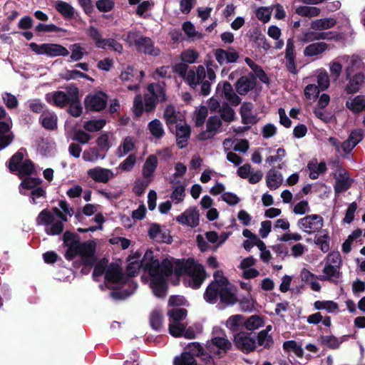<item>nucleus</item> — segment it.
<instances>
[{"instance_id":"obj_1","label":"nucleus","mask_w":365,"mask_h":365,"mask_svg":"<svg viewBox=\"0 0 365 365\" xmlns=\"http://www.w3.org/2000/svg\"><path fill=\"white\" fill-rule=\"evenodd\" d=\"M143 267L149 274V285L154 294L163 297L166 293V277L173 272L177 276L184 275V284L192 289L199 288L207 277L204 267L193 259L172 262L163 260L160 264L155 258L153 251L147 250L141 262L133 261L127 267L128 274L134 276Z\"/></svg>"},{"instance_id":"obj_2","label":"nucleus","mask_w":365,"mask_h":365,"mask_svg":"<svg viewBox=\"0 0 365 365\" xmlns=\"http://www.w3.org/2000/svg\"><path fill=\"white\" fill-rule=\"evenodd\" d=\"M214 280L207 287L204 298L210 304L217 302L218 298L220 302L227 305H232L237 301L235 287L224 276L222 271L217 270L214 274Z\"/></svg>"},{"instance_id":"obj_3","label":"nucleus","mask_w":365,"mask_h":365,"mask_svg":"<svg viewBox=\"0 0 365 365\" xmlns=\"http://www.w3.org/2000/svg\"><path fill=\"white\" fill-rule=\"evenodd\" d=\"M71 237L70 232H66L63 235L64 241L68 247L65 257L68 260H71L76 256H79L82 263L85 265H91L94 263L96 243L93 241L86 242H80L78 241H73L68 243V240Z\"/></svg>"},{"instance_id":"obj_4","label":"nucleus","mask_w":365,"mask_h":365,"mask_svg":"<svg viewBox=\"0 0 365 365\" xmlns=\"http://www.w3.org/2000/svg\"><path fill=\"white\" fill-rule=\"evenodd\" d=\"M67 221V217L58 208L53 212L43 210L36 217V223L45 226V232L50 235H59L63 230L62 222Z\"/></svg>"},{"instance_id":"obj_5","label":"nucleus","mask_w":365,"mask_h":365,"mask_svg":"<svg viewBox=\"0 0 365 365\" xmlns=\"http://www.w3.org/2000/svg\"><path fill=\"white\" fill-rule=\"evenodd\" d=\"M341 263L342 260L339 252H330L325 259L321 279L337 283L341 277L340 271Z\"/></svg>"},{"instance_id":"obj_6","label":"nucleus","mask_w":365,"mask_h":365,"mask_svg":"<svg viewBox=\"0 0 365 365\" xmlns=\"http://www.w3.org/2000/svg\"><path fill=\"white\" fill-rule=\"evenodd\" d=\"M123 39L127 42L129 46H133L139 51L148 53L152 56H158L160 50L155 48L150 38L143 36L136 31H129L123 36Z\"/></svg>"},{"instance_id":"obj_7","label":"nucleus","mask_w":365,"mask_h":365,"mask_svg":"<svg viewBox=\"0 0 365 365\" xmlns=\"http://www.w3.org/2000/svg\"><path fill=\"white\" fill-rule=\"evenodd\" d=\"M76 93H79L78 88L69 86L66 87L64 91H56L47 93L45 98L48 103L63 108L68 104L69 101L76 99Z\"/></svg>"},{"instance_id":"obj_8","label":"nucleus","mask_w":365,"mask_h":365,"mask_svg":"<svg viewBox=\"0 0 365 365\" xmlns=\"http://www.w3.org/2000/svg\"><path fill=\"white\" fill-rule=\"evenodd\" d=\"M186 69L187 66L185 65H178L176 68L177 71L179 72L190 86L193 88L200 84L206 77V71L203 66L200 65L188 71H186Z\"/></svg>"},{"instance_id":"obj_9","label":"nucleus","mask_w":365,"mask_h":365,"mask_svg":"<svg viewBox=\"0 0 365 365\" xmlns=\"http://www.w3.org/2000/svg\"><path fill=\"white\" fill-rule=\"evenodd\" d=\"M31 49L38 55H46L49 57L67 56L69 54L68 50L60 44L56 43H42L37 44L31 43L29 44Z\"/></svg>"},{"instance_id":"obj_10","label":"nucleus","mask_w":365,"mask_h":365,"mask_svg":"<svg viewBox=\"0 0 365 365\" xmlns=\"http://www.w3.org/2000/svg\"><path fill=\"white\" fill-rule=\"evenodd\" d=\"M324 226V220L319 215H310L299 219L297 227L309 235L319 232Z\"/></svg>"},{"instance_id":"obj_11","label":"nucleus","mask_w":365,"mask_h":365,"mask_svg":"<svg viewBox=\"0 0 365 365\" xmlns=\"http://www.w3.org/2000/svg\"><path fill=\"white\" fill-rule=\"evenodd\" d=\"M206 347L210 354L220 357L231 349L232 344L225 336H215L207 342Z\"/></svg>"},{"instance_id":"obj_12","label":"nucleus","mask_w":365,"mask_h":365,"mask_svg":"<svg viewBox=\"0 0 365 365\" xmlns=\"http://www.w3.org/2000/svg\"><path fill=\"white\" fill-rule=\"evenodd\" d=\"M23 155L21 153H16L10 160L9 169L11 171H19L21 178L29 175L34 170V165L31 160H26L24 162Z\"/></svg>"},{"instance_id":"obj_13","label":"nucleus","mask_w":365,"mask_h":365,"mask_svg":"<svg viewBox=\"0 0 365 365\" xmlns=\"http://www.w3.org/2000/svg\"><path fill=\"white\" fill-rule=\"evenodd\" d=\"M108 97L101 91H97L88 95L84 101L86 109L94 111H100L106 106Z\"/></svg>"},{"instance_id":"obj_14","label":"nucleus","mask_w":365,"mask_h":365,"mask_svg":"<svg viewBox=\"0 0 365 365\" xmlns=\"http://www.w3.org/2000/svg\"><path fill=\"white\" fill-rule=\"evenodd\" d=\"M346 78L348 81L344 88L347 94H354L359 92L364 82L365 77L361 72L352 75L351 68H346Z\"/></svg>"},{"instance_id":"obj_15","label":"nucleus","mask_w":365,"mask_h":365,"mask_svg":"<svg viewBox=\"0 0 365 365\" xmlns=\"http://www.w3.org/2000/svg\"><path fill=\"white\" fill-rule=\"evenodd\" d=\"M148 234L150 238L155 242L167 244L172 242V237L168 230L157 223H153L149 226Z\"/></svg>"},{"instance_id":"obj_16","label":"nucleus","mask_w":365,"mask_h":365,"mask_svg":"<svg viewBox=\"0 0 365 365\" xmlns=\"http://www.w3.org/2000/svg\"><path fill=\"white\" fill-rule=\"evenodd\" d=\"M235 346L243 352L249 353L254 351L257 347L255 339L250 334L240 332L235 335Z\"/></svg>"},{"instance_id":"obj_17","label":"nucleus","mask_w":365,"mask_h":365,"mask_svg":"<svg viewBox=\"0 0 365 365\" xmlns=\"http://www.w3.org/2000/svg\"><path fill=\"white\" fill-rule=\"evenodd\" d=\"M216 61L221 66L237 62L240 55L233 48L227 49L217 48L214 51Z\"/></svg>"},{"instance_id":"obj_18","label":"nucleus","mask_w":365,"mask_h":365,"mask_svg":"<svg viewBox=\"0 0 365 365\" xmlns=\"http://www.w3.org/2000/svg\"><path fill=\"white\" fill-rule=\"evenodd\" d=\"M222 120L219 116L210 117L206 123V130L199 134L198 138L202 140L212 138L220 132Z\"/></svg>"},{"instance_id":"obj_19","label":"nucleus","mask_w":365,"mask_h":365,"mask_svg":"<svg viewBox=\"0 0 365 365\" xmlns=\"http://www.w3.org/2000/svg\"><path fill=\"white\" fill-rule=\"evenodd\" d=\"M88 176L97 182L106 183L115 177L114 173L108 168L95 167L87 170Z\"/></svg>"},{"instance_id":"obj_20","label":"nucleus","mask_w":365,"mask_h":365,"mask_svg":"<svg viewBox=\"0 0 365 365\" xmlns=\"http://www.w3.org/2000/svg\"><path fill=\"white\" fill-rule=\"evenodd\" d=\"M176 220L182 225L195 227L199 225V213L195 208H189L178 216Z\"/></svg>"},{"instance_id":"obj_21","label":"nucleus","mask_w":365,"mask_h":365,"mask_svg":"<svg viewBox=\"0 0 365 365\" xmlns=\"http://www.w3.org/2000/svg\"><path fill=\"white\" fill-rule=\"evenodd\" d=\"M106 280L110 283L123 284L126 282V278L118 264H110L106 272Z\"/></svg>"},{"instance_id":"obj_22","label":"nucleus","mask_w":365,"mask_h":365,"mask_svg":"<svg viewBox=\"0 0 365 365\" xmlns=\"http://www.w3.org/2000/svg\"><path fill=\"white\" fill-rule=\"evenodd\" d=\"M345 106L354 114L365 111V95L360 94L348 98Z\"/></svg>"},{"instance_id":"obj_23","label":"nucleus","mask_w":365,"mask_h":365,"mask_svg":"<svg viewBox=\"0 0 365 365\" xmlns=\"http://www.w3.org/2000/svg\"><path fill=\"white\" fill-rule=\"evenodd\" d=\"M217 92L224 96L225 99L229 101L232 106H237L240 101V98L233 91L232 86L230 83L225 82L221 86L220 83L217 85Z\"/></svg>"},{"instance_id":"obj_24","label":"nucleus","mask_w":365,"mask_h":365,"mask_svg":"<svg viewBox=\"0 0 365 365\" xmlns=\"http://www.w3.org/2000/svg\"><path fill=\"white\" fill-rule=\"evenodd\" d=\"M11 121L0 122V150L8 146L13 140L14 135L10 131Z\"/></svg>"},{"instance_id":"obj_25","label":"nucleus","mask_w":365,"mask_h":365,"mask_svg":"<svg viewBox=\"0 0 365 365\" xmlns=\"http://www.w3.org/2000/svg\"><path fill=\"white\" fill-rule=\"evenodd\" d=\"M158 160L155 155H150L145 160L143 168L142 175L143 178L153 180L155 171L158 167Z\"/></svg>"},{"instance_id":"obj_26","label":"nucleus","mask_w":365,"mask_h":365,"mask_svg":"<svg viewBox=\"0 0 365 365\" xmlns=\"http://www.w3.org/2000/svg\"><path fill=\"white\" fill-rule=\"evenodd\" d=\"M175 132L177 144L180 148H182L186 145V142L190 137V126L183 122L179 123L176 125Z\"/></svg>"},{"instance_id":"obj_27","label":"nucleus","mask_w":365,"mask_h":365,"mask_svg":"<svg viewBox=\"0 0 365 365\" xmlns=\"http://www.w3.org/2000/svg\"><path fill=\"white\" fill-rule=\"evenodd\" d=\"M260 150L264 153L266 162L269 165L281 161L286 156V152L284 149L282 148H278L274 155H272L274 150L270 147L261 148Z\"/></svg>"},{"instance_id":"obj_28","label":"nucleus","mask_w":365,"mask_h":365,"mask_svg":"<svg viewBox=\"0 0 365 365\" xmlns=\"http://www.w3.org/2000/svg\"><path fill=\"white\" fill-rule=\"evenodd\" d=\"M164 118L168 127L171 128L173 125L182 122L183 115L177 112L173 106H169L165 110Z\"/></svg>"},{"instance_id":"obj_29","label":"nucleus","mask_w":365,"mask_h":365,"mask_svg":"<svg viewBox=\"0 0 365 365\" xmlns=\"http://www.w3.org/2000/svg\"><path fill=\"white\" fill-rule=\"evenodd\" d=\"M253 105L251 103H244L240 108L242 121L244 124H254L257 118L252 113Z\"/></svg>"},{"instance_id":"obj_30","label":"nucleus","mask_w":365,"mask_h":365,"mask_svg":"<svg viewBox=\"0 0 365 365\" xmlns=\"http://www.w3.org/2000/svg\"><path fill=\"white\" fill-rule=\"evenodd\" d=\"M307 168L309 170V178L312 180L317 179L321 174L327 170L326 163L324 162L318 163L316 159L309 161Z\"/></svg>"},{"instance_id":"obj_31","label":"nucleus","mask_w":365,"mask_h":365,"mask_svg":"<svg viewBox=\"0 0 365 365\" xmlns=\"http://www.w3.org/2000/svg\"><path fill=\"white\" fill-rule=\"evenodd\" d=\"M282 180V175L279 171L274 169H271L268 171L266 176V182L269 189H277L281 185Z\"/></svg>"},{"instance_id":"obj_32","label":"nucleus","mask_w":365,"mask_h":365,"mask_svg":"<svg viewBox=\"0 0 365 365\" xmlns=\"http://www.w3.org/2000/svg\"><path fill=\"white\" fill-rule=\"evenodd\" d=\"M223 146L225 149L229 150L233 148L235 151L245 153L249 148L248 142L245 140H233L227 138L223 141Z\"/></svg>"},{"instance_id":"obj_33","label":"nucleus","mask_w":365,"mask_h":365,"mask_svg":"<svg viewBox=\"0 0 365 365\" xmlns=\"http://www.w3.org/2000/svg\"><path fill=\"white\" fill-rule=\"evenodd\" d=\"M314 242L324 253L329 252L330 249V237L328 232L324 230L321 234L315 235Z\"/></svg>"},{"instance_id":"obj_34","label":"nucleus","mask_w":365,"mask_h":365,"mask_svg":"<svg viewBox=\"0 0 365 365\" xmlns=\"http://www.w3.org/2000/svg\"><path fill=\"white\" fill-rule=\"evenodd\" d=\"M187 351L192 354L195 358V356H201L202 359L207 360V364H212V360L211 356L208 354L203 353V349L199 343L192 342L187 345Z\"/></svg>"},{"instance_id":"obj_35","label":"nucleus","mask_w":365,"mask_h":365,"mask_svg":"<svg viewBox=\"0 0 365 365\" xmlns=\"http://www.w3.org/2000/svg\"><path fill=\"white\" fill-rule=\"evenodd\" d=\"M314 307L316 310H326L328 313H336L339 311L337 303L331 300H318L314 303Z\"/></svg>"},{"instance_id":"obj_36","label":"nucleus","mask_w":365,"mask_h":365,"mask_svg":"<svg viewBox=\"0 0 365 365\" xmlns=\"http://www.w3.org/2000/svg\"><path fill=\"white\" fill-rule=\"evenodd\" d=\"M263 317L252 315L247 319L244 318V327L249 331H255L264 325Z\"/></svg>"},{"instance_id":"obj_37","label":"nucleus","mask_w":365,"mask_h":365,"mask_svg":"<svg viewBox=\"0 0 365 365\" xmlns=\"http://www.w3.org/2000/svg\"><path fill=\"white\" fill-rule=\"evenodd\" d=\"M327 48V45L325 43H314L307 46L304 50L305 56H314L324 52Z\"/></svg>"},{"instance_id":"obj_38","label":"nucleus","mask_w":365,"mask_h":365,"mask_svg":"<svg viewBox=\"0 0 365 365\" xmlns=\"http://www.w3.org/2000/svg\"><path fill=\"white\" fill-rule=\"evenodd\" d=\"M336 21L333 18L320 19L311 23V28L314 30H325L335 26Z\"/></svg>"},{"instance_id":"obj_39","label":"nucleus","mask_w":365,"mask_h":365,"mask_svg":"<svg viewBox=\"0 0 365 365\" xmlns=\"http://www.w3.org/2000/svg\"><path fill=\"white\" fill-rule=\"evenodd\" d=\"M148 128L155 138L160 139L165 134L163 125L158 119L150 121L148 125Z\"/></svg>"},{"instance_id":"obj_40","label":"nucleus","mask_w":365,"mask_h":365,"mask_svg":"<svg viewBox=\"0 0 365 365\" xmlns=\"http://www.w3.org/2000/svg\"><path fill=\"white\" fill-rule=\"evenodd\" d=\"M226 327L232 331H237L244 327V316L236 314L230 317L226 321Z\"/></svg>"},{"instance_id":"obj_41","label":"nucleus","mask_w":365,"mask_h":365,"mask_svg":"<svg viewBox=\"0 0 365 365\" xmlns=\"http://www.w3.org/2000/svg\"><path fill=\"white\" fill-rule=\"evenodd\" d=\"M351 185V180L346 173H339L336 179V183L334 186L335 191L336 192H341L346 190Z\"/></svg>"},{"instance_id":"obj_42","label":"nucleus","mask_w":365,"mask_h":365,"mask_svg":"<svg viewBox=\"0 0 365 365\" xmlns=\"http://www.w3.org/2000/svg\"><path fill=\"white\" fill-rule=\"evenodd\" d=\"M254 86L253 81L247 76L241 77L237 82V91L241 94H245Z\"/></svg>"},{"instance_id":"obj_43","label":"nucleus","mask_w":365,"mask_h":365,"mask_svg":"<svg viewBox=\"0 0 365 365\" xmlns=\"http://www.w3.org/2000/svg\"><path fill=\"white\" fill-rule=\"evenodd\" d=\"M42 125L49 130L57 127V117L53 113H43L41 116Z\"/></svg>"},{"instance_id":"obj_44","label":"nucleus","mask_w":365,"mask_h":365,"mask_svg":"<svg viewBox=\"0 0 365 365\" xmlns=\"http://www.w3.org/2000/svg\"><path fill=\"white\" fill-rule=\"evenodd\" d=\"M55 9L64 17H71L74 14V9L67 2L57 1L55 2Z\"/></svg>"},{"instance_id":"obj_45","label":"nucleus","mask_w":365,"mask_h":365,"mask_svg":"<svg viewBox=\"0 0 365 365\" xmlns=\"http://www.w3.org/2000/svg\"><path fill=\"white\" fill-rule=\"evenodd\" d=\"M296 13L302 16L312 18L318 16L320 9L315 6H299L296 9Z\"/></svg>"},{"instance_id":"obj_46","label":"nucleus","mask_w":365,"mask_h":365,"mask_svg":"<svg viewBox=\"0 0 365 365\" xmlns=\"http://www.w3.org/2000/svg\"><path fill=\"white\" fill-rule=\"evenodd\" d=\"M173 365H197V362L192 354L185 351L181 355L175 357Z\"/></svg>"},{"instance_id":"obj_47","label":"nucleus","mask_w":365,"mask_h":365,"mask_svg":"<svg viewBox=\"0 0 365 365\" xmlns=\"http://www.w3.org/2000/svg\"><path fill=\"white\" fill-rule=\"evenodd\" d=\"M87 33L89 37L95 42L98 48H101L103 47L104 44L103 43L106 38L102 37V34L98 29L91 26L88 29Z\"/></svg>"},{"instance_id":"obj_48","label":"nucleus","mask_w":365,"mask_h":365,"mask_svg":"<svg viewBox=\"0 0 365 365\" xmlns=\"http://www.w3.org/2000/svg\"><path fill=\"white\" fill-rule=\"evenodd\" d=\"M105 157L101 156L96 148H89L83 153L82 158L86 162L95 163L99 159H103Z\"/></svg>"},{"instance_id":"obj_49","label":"nucleus","mask_w":365,"mask_h":365,"mask_svg":"<svg viewBox=\"0 0 365 365\" xmlns=\"http://www.w3.org/2000/svg\"><path fill=\"white\" fill-rule=\"evenodd\" d=\"M163 312L159 310H153L150 316V323L153 329L160 330L163 327Z\"/></svg>"},{"instance_id":"obj_50","label":"nucleus","mask_w":365,"mask_h":365,"mask_svg":"<svg viewBox=\"0 0 365 365\" xmlns=\"http://www.w3.org/2000/svg\"><path fill=\"white\" fill-rule=\"evenodd\" d=\"M69 49L71 53L70 56L71 61H80L83 58L84 54L86 53L80 43L71 45Z\"/></svg>"},{"instance_id":"obj_51","label":"nucleus","mask_w":365,"mask_h":365,"mask_svg":"<svg viewBox=\"0 0 365 365\" xmlns=\"http://www.w3.org/2000/svg\"><path fill=\"white\" fill-rule=\"evenodd\" d=\"M135 147V140L130 136L126 137L118 148V153L123 156L132 151Z\"/></svg>"},{"instance_id":"obj_52","label":"nucleus","mask_w":365,"mask_h":365,"mask_svg":"<svg viewBox=\"0 0 365 365\" xmlns=\"http://www.w3.org/2000/svg\"><path fill=\"white\" fill-rule=\"evenodd\" d=\"M283 349L286 351L294 352L297 356L299 357L302 356L304 354V351L302 346L294 340L287 341L284 342Z\"/></svg>"},{"instance_id":"obj_53","label":"nucleus","mask_w":365,"mask_h":365,"mask_svg":"<svg viewBox=\"0 0 365 365\" xmlns=\"http://www.w3.org/2000/svg\"><path fill=\"white\" fill-rule=\"evenodd\" d=\"M168 315L169 317V321L182 322L187 316V311L182 308H175L170 310Z\"/></svg>"},{"instance_id":"obj_54","label":"nucleus","mask_w":365,"mask_h":365,"mask_svg":"<svg viewBox=\"0 0 365 365\" xmlns=\"http://www.w3.org/2000/svg\"><path fill=\"white\" fill-rule=\"evenodd\" d=\"M148 89L155 99L160 101L165 100V91L162 85L150 84Z\"/></svg>"},{"instance_id":"obj_55","label":"nucleus","mask_w":365,"mask_h":365,"mask_svg":"<svg viewBox=\"0 0 365 365\" xmlns=\"http://www.w3.org/2000/svg\"><path fill=\"white\" fill-rule=\"evenodd\" d=\"M106 120L103 119L91 120L84 123L83 128L89 132H97L104 127Z\"/></svg>"},{"instance_id":"obj_56","label":"nucleus","mask_w":365,"mask_h":365,"mask_svg":"<svg viewBox=\"0 0 365 365\" xmlns=\"http://www.w3.org/2000/svg\"><path fill=\"white\" fill-rule=\"evenodd\" d=\"M182 29L189 38L195 40L200 39L202 38V34L197 32L195 30L194 25L190 21L184 23Z\"/></svg>"},{"instance_id":"obj_57","label":"nucleus","mask_w":365,"mask_h":365,"mask_svg":"<svg viewBox=\"0 0 365 365\" xmlns=\"http://www.w3.org/2000/svg\"><path fill=\"white\" fill-rule=\"evenodd\" d=\"M169 332L175 336L178 337L182 336L185 331V324L182 322H178L175 321H169Z\"/></svg>"},{"instance_id":"obj_58","label":"nucleus","mask_w":365,"mask_h":365,"mask_svg":"<svg viewBox=\"0 0 365 365\" xmlns=\"http://www.w3.org/2000/svg\"><path fill=\"white\" fill-rule=\"evenodd\" d=\"M257 340V344L266 349L270 348L274 343L272 336L267 334L264 331H259L258 333Z\"/></svg>"},{"instance_id":"obj_59","label":"nucleus","mask_w":365,"mask_h":365,"mask_svg":"<svg viewBox=\"0 0 365 365\" xmlns=\"http://www.w3.org/2000/svg\"><path fill=\"white\" fill-rule=\"evenodd\" d=\"M194 115L196 125L201 126L208 115L207 108L205 106H200L195 110Z\"/></svg>"},{"instance_id":"obj_60","label":"nucleus","mask_w":365,"mask_h":365,"mask_svg":"<svg viewBox=\"0 0 365 365\" xmlns=\"http://www.w3.org/2000/svg\"><path fill=\"white\" fill-rule=\"evenodd\" d=\"M68 105L70 106L68 112L71 115L74 117L80 116L82 113V107L80 103L78 93H76V99L73 101H69Z\"/></svg>"},{"instance_id":"obj_61","label":"nucleus","mask_w":365,"mask_h":365,"mask_svg":"<svg viewBox=\"0 0 365 365\" xmlns=\"http://www.w3.org/2000/svg\"><path fill=\"white\" fill-rule=\"evenodd\" d=\"M307 251V246L300 242L293 245L290 248L291 255L294 258L302 257Z\"/></svg>"},{"instance_id":"obj_62","label":"nucleus","mask_w":365,"mask_h":365,"mask_svg":"<svg viewBox=\"0 0 365 365\" xmlns=\"http://www.w3.org/2000/svg\"><path fill=\"white\" fill-rule=\"evenodd\" d=\"M199 53L192 49H187L181 53V59L187 63H193L198 58Z\"/></svg>"},{"instance_id":"obj_63","label":"nucleus","mask_w":365,"mask_h":365,"mask_svg":"<svg viewBox=\"0 0 365 365\" xmlns=\"http://www.w3.org/2000/svg\"><path fill=\"white\" fill-rule=\"evenodd\" d=\"M272 9L270 7H261L257 9L256 16L257 19L264 23L270 20Z\"/></svg>"},{"instance_id":"obj_64","label":"nucleus","mask_w":365,"mask_h":365,"mask_svg":"<svg viewBox=\"0 0 365 365\" xmlns=\"http://www.w3.org/2000/svg\"><path fill=\"white\" fill-rule=\"evenodd\" d=\"M115 3L113 0H98L96 6L101 12L110 11L114 7Z\"/></svg>"}]
</instances>
